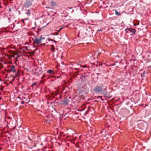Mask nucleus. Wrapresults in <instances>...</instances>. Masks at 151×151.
Returning a JSON list of instances; mask_svg holds the SVG:
<instances>
[{"label":"nucleus","mask_w":151,"mask_h":151,"mask_svg":"<svg viewBox=\"0 0 151 151\" xmlns=\"http://www.w3.org/2000/svg\"><path fill=\"white\" fill-rule=\"evenodd\" d=\"M52 72H53V71L51 70H49L47 71V73L49 74H51Z\"/></svg>","instance_id":"nucleus-11"},{"label":"nucleus","mask_w":151,"mask_h":151,"mask_svg":"<svg viewBox=\"0 0 151 151\" xmlns=\"http://www.w3.org/2000/svg\"><path fill=\"white\" fill-rule=\"evenodd\" d=\"M39 39H41V41L42 42V40L44 39L45 38L44 37H42V36H41L40 38Z\"/></svg>","instance_id":"nucleus-14"},{"label":"nucleus","mask_w":151,"mask_h":151,"mask_svg":"<svg viewBox=\"0 0 151 151\" xmlns=\"http://www.w3.org/2000/svg\"><path fill=\"white\" fill-rule=\"evenodd\" d=\"M98 31H102V30H101V29H99Z\"/></svg>","instance_id":"nucleus-21"},{"label":"nucleus","mask_w":151,"mask_h":151,"mask_svg":"<svg viewBox=\"0 0 151 151\" xmlns=\"http://www.w3.org/2000/svg\"><path fill=\"white\" fill-rule=\"evenodd\" d=\"M115 14L117 16H119L121 15L120 14L119 12H118L116 10H115Z\"/></svg>","instance_id":"nucleus-9"},{"label":"nucleus","mask_w":151,"mask_h":151,"mask_svg":"<svg viewBox=\"0 0 151 151\" xmlns=\"http://www.w3.org/2000/svg\"><path fill=\"white\" fill-rule=\"evenodd\" d=\"M51 50L52 51H53V52H54V51L55 50V48L54 47L53 45H52V47L51 48Z\"/></svg>","instance_id":"nucleus-10"},{"label":"nucleus","mask_w":151,"mask_h":151,"mask_svg":"<svg viewBox=\"0 0 151 151\" xmlns=\"http://www.w3.org/2000/svg\"><path fill=\"white\" fill-rule=\"evenodd\" d=\"M32 3L31 1H27L25 2L24 4V6L25 7H29L32 5Z\"/></svg>","instance_id":"nucleus-3"},{"label":"nucleus","mask_w":151,"mask_h":151,"mask_svg":"<svg viewBox=\"0 0 151 151\" xmlns=\"http://www.w3.org/2000/svg\"><path fill=\"white\" fill-rule=\"evenodd\" d=\"M97 78L98 79V77H97Z\"/></svg>","instance_id":"nucleus-26"},{"label":"nucleus","mask_w":151,"mask_h":151,"mask_svg":"<svg viewBox=\"0 0 151 151\" xmlns=\"http://www.w3.org/2000/svg\"><path fill=\"white\" fill-rule=\"evenodd\" d=\"M80 65L81 67H83V68H86L87 66V65H83V66H81V65Z\"/></svg>","instance_id":"nucleus-13"},{"label":"nucleus","mask_w":151,"mask_h":151,"mask_svg":"<svg viewBox=\"0 0 151 151\" xmlns=\"http://www.w3.org/2000/svg\"><path fill=\"white\" fill-rule=\"evenodd\" d=\"M23 99H24V101H26V103H28L29 101V100H28L27 98L24 97Z\"/></svg>","instance_id":"nucleus-8"},{"label":"nucleus","mask_w":151,"mask_h":151,"mask_svg":"<svg viewBox=\"0 0 151 151\" xmlns=\"http://www.w3.org/2000/svg\"><path fill=\"white\" fill-rule=\"evenodd\" d=\"M41 39H39L35 38L33 40V45L35 44L38 45L41 43Z\"/></svg>","instance_id":"nucleus-2"},{"label":"nucleus","mask_w":151,"mask_h":151,"mask_svg":"<svg viewBox=\"0 0 151 151\" xmlns=\"http://www.w3.org/2000/svg\"><path fill=\"white\" fill-rule=\"evenodd\" d=\"M25 102V101H23L22 102H21L22 104H24V102Z\"/></svg>","instance_id":"nucleus-18"},{"label":"nucleus","mask_w":151,"mask_h":151,"mask_svg":"<svg viewBox=\"0 0 151 151\" xmlns=\"http://www.w3.org/2000/svg\"><path fill=\"white\" fill-rule=\"evenodd\" d=\"M63 29V27L61 28L58 30V31H60L62 29Z\"/></svg>","instance_id":"nucleus-17"},{"label":"nucleus","mask_w":151,"mask_h":151,"mask_svg":"<svg viewBox=\"0 0 151 151\" xmlns=\"http://www.w3.org/2000/svg\"><path fill=\"white\" fill-rule=\"evenodd\" d=\"M30 10L29 9H28V10H27V12H26V14H27L28 15H30Z\"/></svg>","instance_id":"nucleus-12"},{"label":"nucleus","mask_w":151,"mask_h":151,"mask_svg":"<svg viewBox=\"0 0 151 151\" xmlns=\"http://www.w3.org/2000/svg\"><path fill=\"white\" fill-rule=\"evenodd\" d=\"M99 97H101V96H99Z\"/></svg>","instance_id":"nucleus-25"},{"label":"nucleus","mask_w":151,"mask_h":151,"mask_svg":"<svg viewBox=\"0 0 151 151\" xmlns=\"http://www.w3.org/2000/svg\"><path fill=\"white\" fill-rule=\"evenodd\" d=\"M126 31H129L130 32L132 33L133 34H135L136 32V30L134 29L127 28L126 29Z\"/></svg>","instance_id":"nucleus-5"},{"label":"nucleus","mask_w":151,"mask_h":151,"mask_svg":"<svg viewBox=\"0 0 151 151\" xmlns=\"http://www.w3.org/2000/svg\"><path fill=\"white\" fill-rule=\"evenodd\" d=\"M101 100H104V99H101Z\"/></svg>","instance_id":"nucleus-24"},{"label":"nucleus","mask_w":151,"mask_h":151,"mask_svg":"<svg viewBox=\"0 0 151 151\" xmlns=\"http://www.w3.org/2000/svg\"><path fill=\"white\" fill-rule=\"evenodd\" d=\"M50 4L51 5V9H52L54 6H56L57 5L56 3L52 1L51 2Z\"/></svg>","instance_id":"nucleus-6"},{"label":"nucleus","mask_w":151,"mask_h":151,"mask_svg":"<svg viewBox=\"0 0 151 151\" xmlns=\"http://www.w3.org/2000/svg\"><path fill=\"white\" fill-rule=\"evenodd\" d=\"M36 83H33L32 84V86L33 87V86H34L35 85H36Z\"/></svg>","instance_id":"nucleus-15"},{"label":"nucleus","mask_w":151,"mask_h":151,"mask_svg":"<svg viewBox=\"0 0 151 151\" xmlns=\"http://www.w3.org/2000/svg\"><path fill=\"white\" fill-rule=\"evenodd\" d=\"M139 24V23L138 24H134V26H135L136 25H138Z\"/></svg>","instance_id":"nucleus-19"},{"label":"nucleus","mask_w":151,"mask_h":151,"mask_svg":"<svg viewBox=\"0 0 151 151\" xmlns=\"http://www.w3.org/2000/svg\"><path fill=\"white\" fill-rule=\"evenodd\" d=\"M103 86V84H101L99 86H97L95 87L93 89V91L96 92L97 93H101L103 91L102 89Z\"/></svg>","instance_id":"nucleus-1"},{"label":"nucleus","mask_w":151,"mask_h":151,"mask_svg":"<svg viewBox=\"0 0 151 151\" xmlns=\"http://www.w3.org/2000/svg\"><path fill=\"white\" fill-rule=\"evenodd\" d=\"M99 73H96V74H97V75H99Z\"/></svg>","instance_id":"nucleus-22"},{"label":"nucleus","mask_w":151,"mask_h":151,"mask_svg":"<svg viewBox=\"0 0 151 151\" xmlns=\"http://www.w3.org/2000/svg\"><path fill=\"white\" fill-rule=\"evenodd\" d=\"M22 21L24 23V19H22Z\"/></svg>","instance_id":"nucleus-20"},{"label":"nucleus","mask_w":151,"mask_h":151,"mask_svg":"<svg viewBox=\"0 0 151 151\" xmlns=\"http://www.w3.org/2000/svg\"><path fill=\"white\" fill-rule=\"evenodd\" d=\"M46 8H48V9H51V7H49L46 6Z\"/></svg>","instance_id":"nucleus-16"},{"label":"nucleus","mask_w":151,"mask_h":151,"mask_svg":"<svg viewBox=\"0 0 151 151\" xmlns=\"http://www.w3.org/2000/svg\"><path fill=\"white\" fill-rule=\"evenodd\" d=\"M68 100H65L62 101V104L63 105H67L68 104Z\"/></svg>","instance_id":"nucleus-7"},{"label":"nucleus","mask_w":151,"mask_h":151,"mask_svg":"<svg viewBox=\"0 0 151 151\" xmlns=\"http://www.w3.org/2000/svg\"><path fill=\"white\" fill-rule=\"evenodd\" d=\"M9 72H12L13 73L15 72H16V70L14 68V66L13 65L10 66L9 68Z\"/></svg>","instance_id":"nucleus-4"},{"label":"nucleus","mask_w":151,"mask_h":151,"mask_svg":"<svg viewBox=\"0 0 151 151\" xmlns=\"http://www.w3.org/2000/svg\"><path fill=\"white\" fill-rule=\"evenodd\" d=\"M1 99V98L0 97V100Z\"/></svg>","instance_id":"nucleus-23"}]
</instances>
